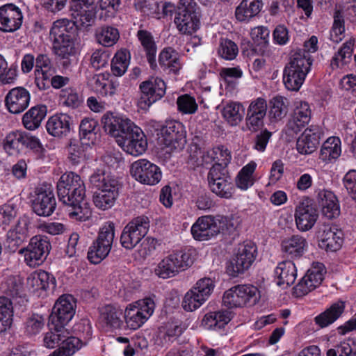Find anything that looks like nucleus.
<instances>
[{"instance_id": "1a4fd4ad", "label": "nucleus", "mask_w": 356, "mask_h": 356, "mask_svg": "<svg viewBox=\"0 0 356 356\" xmlns=\"http://www.w3.org/2000/svg\"><path fill=\"white\" fill-rule=\"evenodd\" d=\"M208 185L210 191L218 197L224 199L232 197L234 184L228 169H219L218 165L211 166L207 175Z\"/></svg>"}, {"instance_id": "338daca9", "label": "nucleus", "mask_w": 356, "mask_h": 356, "mask_svg": "<svg viewBox=\"0 0 356 356\" xmlns=\"http://www.w3.org/2000/svg\"><path fill=\"white\" fill-rule=\"evenodd\" d=\"M17 206L11 202L0 207V226H8L17 216Z\"/></svg>"}, {"instance_id": "a211bd4d", "label": "nucleus", "mask_w": 356, "mask_h": 356, "mask_svg": "<svg viewBox=\"0 0 356 356\" xmlns=\"http://www.w3.org/2000/svg\"><path fill=\"white\" fill-rule=\"evenodd\" d=\"M268 104L262 97L252 100L246 112L245 129L252 133L257 132L264 126V118L266 115Z\"/></svg>"}, {"instance_id": "e2e57ef3", "label": "nucleus", "mask_w": 356, "mask_h": 356, "mask_svg": "<svg viewBox=\"0 0 356 356\" xmlns=\"http://www.w3.org/2000/svg\"><path fill=\"white\" fill-rule=\"evenodd\" d=\"M243 72L239 66L233 67H223L220 71V76L225 82L226 87L234 89L236 86L233 79H240L243 76Z\"/></svg>"}, {"instance_id": "13d9d810", "label": "nucleus", "mask_w": 356, "mask_h": 356, "mask_svg": "<svg viewBox=\"0 0 356 356\" xmlns=\"http://www.w3.org/2000/svg\"><path fill=\"white\" fill-rule=\"evenodd\" d=\"M238 54V45L232 40L221 38L218 48V56L226 60H234Z\"/></svg>"}, {"instance_id": "864d4df0", "label": "nucleus", "mask_w": 356, "mask_h": 356, "mask_svg": "<svg viewBox=\"0 0 356 356\" xmlns=\"http://www.w3.org/2000/svg\"><path fill=\"white\" fill-rule=\"evenodd\" d=\"M124 318L127 326L131 330L140 327L148 319L140 310L131 305L125 309Z\"/></svg>"}, {"instance_id": "58836bf2", "label": "nucleus", "mask_w": 356, "mask_h": 356, "mask_svg": "<svg viewBox=\"0 0 356 356\" xmlns=\"http://www.w3.org/2000/svg\"><path fill=\"white\" fill-rule=\"evenodd\" d=\"M28 283L33 288L34 291H54L56 286L55 277L44 270L34 273L29 277Z\"/></svg>"}, {"instance_id": "9b49d317", "label": "nucleus", "mask_w": 356, "mask_h": 356, "mask_svg": "<svg viewBox=\"0 0 356 356\" xmlns=\"http://www.w3.org/2000/svg\"><path fill=\"white\" fill-rule=\"evenodd\" d=\"M51 249L47 237L35 236L31 238L27 247L20 249L19 254L24 255L25 263L31 268L40 266L46 259Z\"/></svg>"}, {"instance_id": "5fc2aeb1", "label": "nucleus", "mask_w": 356, "mask_h": 356, "mask_svg": "<svg viewBox=\"0 0 356 356\" xmlns=\"http://www.w3.org/2000/svg\"><path fill=\"white\" fill-rule=\"evenodd\" d=\"M208 154L212 161L215 162L212 166L218 165L220 170L221 168L227 169V165L232 159L231 153L227 148L223 145H218L213 147Z\"/></svg>"}, {"instance_id": "5701e85b", "label": "nucleus", "mask_w": 356, "mask_h": 356, "mask_svg": "<svg viewBox=\"0 0 356 356\" xmlns=\"http://www.w3.org/2000/svg\"><path fill=\"white\" fill-rule=\"evenodd\" d=\"M29 219L26 216H22L8 232L5 245L10 252H15L29 237Z\"/></svg>"}, {"instance_id": "2f4dec72", "label": "nucleus", "mask_w": 356, "mask_h": 356, "mask_svg": "<svg viewBox=\"0 0 356 356\" xmlns=\"http://www.w3.org/2000/svg\"><path fill=\"white\" fill-rule=\"evenodd\" d=\"M262 0H242L235 10V17L240 22H249L263 8Z\"/></svg>"}, {"instance_id": "423d86ee", "label": "nucleus", "mask_w": 356, "mask_h": 356, "mask_svg": "<svg viewBox=\"0 0 356 356\" xmlns=\"http://www.w3.org/2000/svg\"><path fill=\"white\" fill-rule=\"evenodd\" d=\"M258 289L252 284L235 285L224 292L222 305L228 309L252 306L258 300Z\"/></svg>"}, {"instance_id": "f03ea898", "label": "nucleus", "mask_w": 356, "mask_h": 356, "mask_svg": "<svg viewBox=\"0 0 356 356\" xmlns=\"http://www.w3.org/2000/svg\"><path fill=\"white\" fill-rule=\"evenodd\" d=\"M104 131L116 138L117 143L133 156L143 154L147 147L146 136L142 129L128 118L104 114L102 118Z\"/></svg>"}, {"instance_id": "473e14b6", "label": "nucleus", "mask_w": 356, "mask_h": 356, "mask_svg": "<svg viewBox=\"0 0 356 356\" xmlns=\"http://www.w3.org/2000/svg\"><path fill=\"white\" fill-rule=\"evenodd\" d=\"M55 73L51 61L46 54H39L35 58V81L40 88H44V81H49Z\"/></svg>"}, {"instance_id": "39448f33", "label": "nucleus", "mask_w": 356, "mask_h": 356, "mask_svg": "<svg viewBox=\"0 0 356 356\" xmlns=\"http://www.w3.org/2000/svg\"><path fill=\"white\" fill-rule=\"evenodd\" d=\"M312 63V55L305 51H296L283 70L285 88L290 91H298L310 72Z\"/></svg>"}, {"instance_id": "774afa93", "label": "nucleus", "mask_w": 356, "mask_h": 356, "mask_svg": "<svg viewBox=\"0 0 356 356\" xmlns=\"http://www.w3.org/2000/svg\"><path fill=\"white\" fill-rule=\"evenodd\" d=\"M200 296L191 289L184 297L182 307L186 312H193L199 308L204 302Z\"/></svg>"}, {"instance_id": "cd10ccee", "label": "nucleus", "mask_w": 356, "mask_h": 356, "mask_svg": "<svg viewBox=\"0 0 356 356\" xmlns=\"http://www.w3.org/2000/svg\"><path fill=\"white\" fill-rule=\"evenodd\" d=\"M277 284L283 288L292 285L297 277V268L291 260L280 262L274 270Z\"/></svg>"}, {"instance_id": "7c9ffc66", "label": "nucleus", "mask_w": 356, "mask_h": 356, "mask_svg": "<svg viewBox=\"0 0 356 356\" xmlns=\"http://www.w3.org/2000/svg\"><path fill=\"white\" fill-rule=\"evenodd\" d=\"M319 204L325 216L332 219L340 214V205L337 197L329 190H321L318 194Z\"/></svg>"}, {"instance_id": "f3484780", "label": "nucleus", "mask_w": 356, "mask_h": 356, "mask_svg": "<svg viewBox=\"0 0 356 356\" xmlns=\"http://www.w3.org/2000/svg\"><path fill=\"white\" fill-rule=\"evenodd\" d=\"M325 273V266L322 263L314 264L306 274L300 280L294 287V293L297 297H302L321 285Z\"/></svg>"}, {"instance_id": "4468645a", "label": "nucleus", "mask_w": 356, "mask_h": 356, "mask_svg": "<svg viewBox=\"0 0 356 356\" xmlns=\"http://www.w3.org/2000/svg\"><path fill=\"white\" fill-rule=\"evenodd\" d=\"M75 301L71 295L60 296L54 304L49 316V323L63 327L69 323L75 314Z\"/></svg>"}, {"instance_id": "6e6d98bb", "label": "nucleus", "mask_w": 356, "mask_h": 356, "mask_svg": "<svg viewBox=\"0 0 356 356\" xmlns=\"http://www.w3.org/2000/svg\"><path fill=\"white\" fill-rule=\"evenodd\" d=\"M178 324L177 321L166 323L159 329L158 337L162 346H168L177 340L178 336L177 330Z\"/></svg>"}, {"instance_id": "052dcab7", "label": "nucleus", "mask_w": 356, "mask_h": 356, "mask_svg": "<svg viewBox=\"0 0 356 356\" xmlns=\"http://www.w3.org/2000/svg\"><path fill=\"white\" fill-rule=\"evenodd\" d=\"M118 195V193L113 191L96 192L93 195V202L97 207L106 210L113 205Z\"/></svg>"}, {"instance_id": "dca6fc26", "label": "nucleus", "mask_w": 356, "mask_h": 356, "mask_svg": "<svg viewBox=\"0 0 356 356\" xmlns=\"http://www.w3.org/2000/svg\"><path fill=\"white\" fill-rule=\"evenodd\" d=\"M319 212L316 203L307 199L300 202L295 210V222L301 232L310 230L316 224Z\"/></svg>"}, {"instance_id": "c03bdc74", "label": "nucleus", "mask_w": 356, "mask_h": 356, "mask_svg": "<svg viewBox=\"0 0 356 356\" xmlns=\"http://www.w3.org/2000/svg\"><path fill=\"white\" fill-rule=\"evenodd\" d=\"M289 102L286 97L277 95L273 97L268 104L269 118L271 122H277L283 119L288 113Z\"/></svg>"}, {"instance_id": "393cba45", "label": "nucleus", "mask_w": 356, "mask_h": 356, "mask_svg": "<svg viewBox=\"0 0 356 356\" xmlns=\"http://www.w3.org/2000/svg\"><path fill=\"white\" fill-rule=\"evenodd\" d=\"M30 93L23 87L11 89L5 97V105L8 111L19 114L25 111L30 103Z\"/></svg>"}, {"instance_id": "37998d69", "label": "nucleus", "mask_w": 356, "mask_h": 356, "mask_svg": "<svg viewBox=\"0 0 356 356\" xmlns=\"http://www.w3.org/2000/svg\"><path fill=\"white\" fill-rule=\"evenodd\" d=\"M355 40L344 42L331 59L330 66L332 69L342 68L351 61Z\"/></svg>"}, {"instance_id": "4be33fe9", "label": "nucleus", "mask_w": 356, "mask_h": 356, "mask_svg": "<svg viewBox=\"0 0 356 356\" xmlns=\"http://www.w3.org/2000/svg\"><path fill=\"white\" fill-rule=\"evenodd\" d=\"M318 246L326 252H336L343 243V233L337 226L323 225L318 234Z\"/></svg>"}, {"instance_id": "ea45409f", "label": "nucleus", "mask_w": 356, "mask_h": 356, "mask_svg": "<svg viewBox=\"0 0 356 356\" xmlns=\"http://www.w3.org/2000/svg\"><path fill=\"white\" fill-rule=\"evenodd\" d=\"M162 142L165 145V153L171 154L176 153V145L178 139V131L177 129V122L175 120L166 121L165 125L161 130Z\"/></svg>"}, {"instance_id": "09e8293b", "label": "nucleus", "mask_w": 356, "mask_h": 356, "mask_svg": "<svg viewBox=\"0 0 356 356\" xmlns=\"http://www.w3.org/2000/svg\"><path fill=\"white\" fill-rule=\"evenodd\" d=\"M159 63L163 70L176 74L178 70V52L170 47L164 48L159 54Z\"/></svg>"}, {"instance_id": "bf43d9fd", "label": "nucleus", "mask_w": 356, "mask_h": 356, "mask_svg": "<svg viewBox=\"0 0 356 356\" xmlns=\"http://www.w3.org/2000/svg\"><path fill=\"white\" fill-rule=\"evenodd\" d=\"M45 325L44 318L38 314H33L28 317L24 324V332L28 337L38 334Z\"/></svg>"}, {"instance_id": "680f3d73", "label": "nucleus", "mask_w": 356, "mask_h": 356, "mask_svg": "<svg viewBox=\"0 0 356 356\" xmlns=\"http://www.w3.org/2000/svg\"><path fill=\"white\" fill-rule=\"evenodd\" d=\"M250 35L254 44L260 47V50L264 51L269 44L270 31L266 26H259L252 29Z\"/></svg>"}, {"instance_id": "a18cd8bd", "label": "nucleus", "mask_w": 356, "mask_h": 356, "mask_svg": "<svg viewBox=\"0 0 356 356\" xmlns=\"http://www.w3.org/2000/svg\"><path fill=\"white\" fill-rule=\"evenodd\" d=\"M16 301L6 297L0 296V332L6 331L13 323V304Z\"/></svg>"}, {"instance_id": "7ed1b4c3", "label": "nucleus", "mask_w": 356, "mask_h": 356, "mask_svg": "<svg viewBox=\"0 0 356 356\" xmlns=\"http://www.w3.org/2000/svg\"><path fill=\"white\" fill-rule=\"evenodd\" d=\"M57 193L59 200L67 206L70 218L85 221L91 216L85 185L80 176L72 172L63 174L57 183Z\"/></svg>"}, {"instance_id": "ddd939ff", "label": "nucleus", "mask_w": 356, "mask_h": 356, "mask_svg": "<svg viewBox=\"0 0 356 356\" xmlns=\"http://www.w3.org/2000/svg\"><path fill=\"white\" fill-rule=\"evenodd\" d=\"M139 88L140 96L138 100V106L142 110H147L164 96L166 86L162 79L156 78L142 82Z\"/></svg>"}, {"instance_id": "4d7b16f0", "label": "nucleus", "mask_w": 356, "mask_h": 356, "mask_svg": "<svg viewBox=\"0 0 356 356\" xmlns=\"http://www.w3.org/2000/svg\"><path fill=\"white\" fill-rule=\"evenodd\" d=\"M50 331L44 334L43 342L44 346L48 348H54L57 346L59 348L61 346L63 338L65 337V328L57 327L56 325H51Z\"/></svg>"}, {"instance_id": "6ab92c4d", "label": "nucleus", "mask_w": 356, "mask_h": 356, "mask_svg": "<svg viewBox=\"0 0 356 356\" xmlns=\"http://www.w3.org/2000/svg\"><path fill=\"white\" fill-rule=\"evenodd\" d=\"M323 136L322 128L318 125H311L305 129L298 138L296 149L300 155H310L316 151Z\"/></svg>"}, {"instance_id": "e433bc0d", "label": "nucleus", "mask_w": 356, "mask_h": 356, "mask_svg": "<svg viewBox=\"0 0 356 356\" xmlns=\"http://www.w3.org/2000/svg\"><path fill=\"white\" fill-rule=\"evenodd\" d=\"M341 154V141L337 136L329 137L322 145L319 159L329 163L337 160Z\"/></svg>"}, {"instance_id": "b1692460", "label": "nucleus", "mask_w": 356, "mask_h": 356, "mask_svg": "<svg viewBox=\"0 0 356 356\" xmlns=\"http://www.w3.org/2000/svg\"><path fill=\"white\" fill-rule=\"evenodd\" d=\"M35 195L32 204L34 212L40 216H51L56 206L53 192L50 188L40 187L36 188Z\"/></svg>"}, {"instance_id": "0e129e2a", "label": "nucleus", "mask_w": 356, "mask_h": 356, "mask_svg": "<svg viewBox=\"0 0 356 356\" xmlns=\"http://www.w3.org/2000/svg\"><path fill=\"white\" fill-rule=\"evenodd\" d=\"M214 287L215 283L212 279L204 277L197 281L193 289L200 296L201 300L205 302L211 296Z\"/></svg>"}, {"instance_id": "2eb2a0df", "label": "nucleus", "mask_w": 356, "mask_h": 356, "mask_svg": "<svg viewBox=\"0 0 356 356\" xmlns=\"http://www.w3.org/2000/svg\"><path fill=\"white\" fill-rule=\"evenodd\" d=\"M130 172L135 179L143 184L155 185L162 177L160 168L147 159H139L134 162Z\"/></svg>"}, {"instance_id": "4c0bfd02", "label": "nucleus", "mask_w": 356, "mask_h": 356, "mask_svg": "<svg viewBox=\"0 0 356 356\" xmlns=\"http://www.w3.org/2000/svg\"><path fill=\"white\" fill-rule=\"evenodd\" d=\"M137 38L145 51L150 67L155 69L157 65L156 62L157 47L152 34L147 30L140 29L137 32Z\"/></svg>"}, {"instance_id": "20e7f679", "label": "nucleus", "mask_w": 356, "mask_h": 356, "mask_svg": "<svg viewBox=\"0 0 356 356\" xmlns=\"http://www.w3.org/2000/svg\"><path fill=\"white\" fill-rule=\"evenodd\" d=\"M236 227L227 216H203L197 218L192 225L191 232L196 241H208L221 233L222 235H234Z\"/></svg>"}, {"instance_id": "bb28decb", "label": "nucleus", "mask_w": 356, "mask_h": 356, "mask_svg": "<svg viewBox=\"0 0 356 356\" xmlns=\"http://www.w3.org/2000/svg\"><path fill=\"white\" fill-rule=\"evenodd\" d=\"M307 239L299 234H294L282 241L281 250L284 256L290 259H299L307 248Z\"/></svg>"}, {"instance_id": "3c124183", "label": "nucleus", "mask_w": 356, "mask_h": 356, "mask_svg": "<svg viewBox=\"0 0 356 356\" xmlns=\"http://www.w3.org/2000/svg\"><path fill=\"white\" fill-rule=\"evenodd\" d=\"M130 58V52L126 49H121L115 53L111 64L113 75L121 76L126 72L129 65Z\"/></svg>"}, {"instance_id": "f257e3e1", "label": "nucleus", "mask_w": 356, "mask_h": 356, "mask_svg": "<svg viewBox=\"0 0 356 356\" xmlns=\"http://www.w3.org/2000/svg\"><path fill=\"white\" fill-rule=\"evenodd\" d=\"M95 0H71L70 13L74 22L67 19L56 21L50 30L55 54L63 60L62 65L67 67L71 64V57L76 52L73 41L74 25L87 27L95 21L96 13L93 9Z\"/></svg>"}, {"instance_id": "a19ab883", "label": "nucleus", "mask_w": 356, "mask_h": 356, "mask_svg": "<svg viewBox=\"0 0 356 356\" xmlns=\"http://www.w3.org/2000/svg\"><path fill=\"white\" fill-rule=\"evenodd\" d=\"M256 168L257 163L252 161L239 170L235 179V185L238 189L245 191L254 185L255 179L253 175Z\"/></svg>"}, {"instance_id": "f704fd0d", "label": "nucleus", "mask_w": 356, "mask_h": 356, "mask_svg": "<svg viewBox=\"0 0 356 356\" xmlns=\"http://www.w3.org/2000/svg\"><path fill=\"white\" fill-rule=\"evenodd\" d=\"M0 290L6 297L17 302V299L24 300L23 282L18 276H10L1 284ZM20 301H17L19 302Z\"/></svg>"}, {"instance_id": "412c9836", "label": "nucleus", "mask_w": 356, "mask_h": 356, "mask_svg": "<svg viewBox=\"0 0 356 356\" xmlns=\"http://www.w3.org/2000/svg\"><path fill=\"white\" fill-rule=\"evenodd\" d=\"M23 22V13L14 3L0 6V30L13 33L20 29Z\"/></svg>"}, {"instance_id": "c756f323", "label": "nucleus", "mask_w": 356, "mask_h": 356, "mask_svg": "<svg viewBox=\"0 0 356 356\" xmlns=\"http://www.w3.org/2000/svg\"><path fill=\"white\" fill-rule=\"evenodd\" d=\"M71 118L65 113L50 117L46 124L47 132L54 137L63 138L70 131Z\"/></svg>"}, {"instance_id": "c9c22d12", "label": "nucleus", "mask_w": 356, "mask_h": 356, "mask_svg": "<svg viewBox=\"0 0 356 356\" xmlns=\"http://www.w3.org/2000/svg\"><path fill=\"white\" fill-rule=\"evenodd\" d=\"M122 310L113 305H108L100 309L99 321L107 327L120 329L123 324Z\"/></svg>"}, {"instance_id": "79ce46f5", "label": "nucleus", "mask_w": 356, "mask_h": 356, "mask_svg": "<svg viewBox=\"0 0 356 356\" xmlns=\"http://www.w3.org/2000/svg\"><path fill=\"white\" fill-rule=\"evenodd\" d=\"M47 114V107L38 105L31 108L22 118L24 127L29 130L38 129Z\"/></svg>"}, {"instance_id": "9d476101", "label": "nucleus", "mask_w": 356, "mask_h": 356, "mask_svg": "<svg viewBox=\"0 0 356 356\" xmlns=\"http://www.w3.org/2000/svg\"><path fill=\"white\" fill-rule=\"evenodd\" d=\"M147 216H140L133 218L123 229L120 243L124 248L131 250L145 237L149 228Z\"/></svg>"}, {"instance_id": "6e6552de", "label": "nucleus", "mask_w": 356, "mask_h": 356, "mask_svg": "<svg viewBox=\"0 0 356 356\" xmlns=\"http://www.w3.org/2000/svg\"><path fill=\"white\" fill-rule=\"evenodd\" d=\"M257 256V247L252 241H247L240 245L235 257L227 264V273L232 277H238L243 273L254 263Z\"/></svg>"}, {"instance_id": "69168bd1", "label": "nucleus", "mask_w": 356, "mask_h": 356, "mask_svg": "<svg viewBox=\"0 0 356 356\" xmlns=\"http://www.w3.org/2000/svg\"><path fill=\"white\" fill-rule=\"evenodd\" d=\"M179 253H181L179 259V272H181L186 270L193 264L197 257V251L193 247L186 246L182 248Z\"/></svg>"}, {"instance_id": "72a5a7b5", "label": "nucleus", "mask_w": 356, "mask_h": 356, "mask_svg": "<svg viewBox=\"0 0 356 356\" xmlns=\"http://www.w3.org/2000/svg\"><path fill=\"white\" fill-rule=\"evenodd\" d=\"M233 313L221 309L206 314L202 319V325L209 330H220L224 328L232 319Z\"/></svg>"}, {"instance_id": "603ef678", "label": "nucleus", "mask_w": 356, "mask_h": 356, "mask_svg": "<svg viewBox=\"0 0 356 356\" xmlns=\"http://www.w3.org/2000/svg\"><path fill=\"white\" fill-rule=\"evenodd\" d=\"M244 109L238 102L227 104L222 109V115L224 119L231 125H237L243 119Z\"/></svg>"}, {"instance_id": "c85d7f7f", "label": "nucleus", "mask_w": 356, "mask_h": 356, "mask_svg": "<svg viewBox=\"0 0 356 356\" xmlns=\"http://www.w3.org/2000/svg\"><path fill=\"white\" fill-rule=\"evenodd\" d=\"M90 184L100 192L118 193L120 184L118 179L109 172L97 170L90 177Z\"/></svg>"}, {"instance_id": "de8ad7c7", "label": "nucleus", "mask_w": 356, "mask_h": 356, "mask_svg": "<svg viewBox=\"0 0 356 356\" xmlns=\"http://www.w3.org/2000/svg\"><path fill=\"white\" fill-rule=\"evenodd\" d=\"M90 148L88 144L81 140H71L67 147L68 159L73 165L79 164L87 159V152Z\"/></svg>"}, {"instance_id": "0eeeda50", "label": "nucleus", "mask_w": 356, "mask_h": 356, "mask_svg": "<svg viewBox=\"0 0 356 356\" xmlns=\"http://www.w3.org/2000/svg\"><path fill=\"white\" fill-rule=\"evenodd\" d=\"M115 227L113 223L104 225L97 239L92 243L88 252L90 263L98 264L109 254L115 236Z\"/></svg>"}, {"instance_id": "f8f14e48", "label": "nucleus", "mask_w": 356, "mask_h": 356, "mask_svg": "<svg viewBox=\"0 0 356 356\" xmlns=\"http://www.w3.org/2000/svg\"><path fill=\"white\" fill-rule=\"evenodd\" d=\"M179 32L193 34L200 25V9L194 0H179Z\"/></svg>"}, {"instance_id": "a878e982", "label": "nucleus", "mask_w": 356, "mask_h": 356, "mask_svg": "<svg viewBox=\"0 0 356 356\" xmlns=\"http://www.w3.org/2000/svg\"><path fill=\"white\" fill-rule=\"evenodd\" d=\"M346 302L339 299L331 303L323 312L314 318L315 325L323 329L336 322L345 312Z\"/></svg>"}, {"instance_id": "aec40b11", "label": "nucleus", "mask_w": 356, "mask_h": 356, "mask_svg": "<svg viewBox=\"0 0 356 356\" xmlns=\"http://www.w3.org/2000/svg\"><path fill=\"white\" fill-rule=\"evenodd\" d=\"M312 111L309 104L304 101L295 102V107L286 127V134L293 136L300 132L311 120Z\"/></svg>"}, {"instance_id": "49530a36", "label": "nucleus", "mask_w": 356, "mask_h": 356, "mask_svg": "<svg viewBox=\"0 0 356 356\" xmlns=\"http://www.w3.org/2000/svg\"><path fill=\"white\" fill-rule=\"evenodd\" d=\"M178 255L172 254L159 263L154 269L155 274L163 279L175 275L177 270Z\"/></svg>"}, {"instance_id": "8fccbe9b", "label": "nucleus", "mask_w": 356, "mask_h": 356, "mask_svg": "<svg viewBox=\"0 0 356 356\" xmlns=\"http://www.w3.org/2000/svg\"><path fill=\"white\" fill-rule=\"evenodd\" d=\"M96 39L99 44L104 47H113L120 38L118 29L111 26H104L96 31Z\"/></svg>"}]
</instances>
